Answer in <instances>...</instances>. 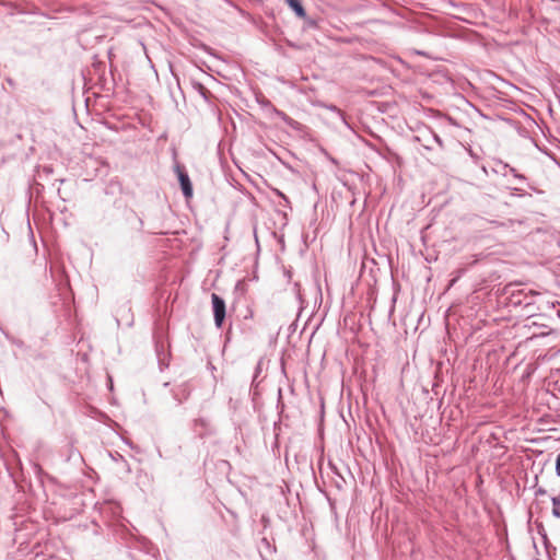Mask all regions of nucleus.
I'll list each match as a JSON object with an SVG mask.
<instances>
[{
    "label": "nucleus",
    "instance_id": "0eeeda50",
    "mask_svg": "<svg viewBox=\"0 0 560 560\" xmlns=\"http://www.w3.org/2000/svg\"><path fill=\"white\" fill-rule=\"evenodd\" d=\"M288 7L294 12L300 19H306V11L302 0H284Z\"/></svg>",
    "mask_w": 560,
    "mask_h": 560
},
{
    "label": "nucleus",
    "instance_id": "a211bd4d",
    "mask_svg": "<svg viewBox=\"0 0 560 560\" xmlns=\"http://www.w3.org/2000/svg\"><path fill=\"white\" fill-rule=\"evenodd\" d=\"M498 165H501L502 167V175L506 176L508 175V172H509V167H511V165H509L508 163H503L501 161L498 162Z\"/></svg>",
    "mask_w": 560,
    "mask_h": 560
},
{
    "label": "nucleus",
    "instance_id": "f3484780",
    "mask_svg": "<svg viewBox=\"0 0 560 560\" xmlns=\"http://www.w3.org/2000/svg\"><path fill=\"white\" fill-rule=\"evenodd\" d=\"M305 21V24L308 26V27H312V28H315L317 27V21L314 20V19H310L307 15H306V19H303Z\"/></svg>",
    "mask_w": 560,
    "mask_h": 560
},
{
    "label": "nucleus",
    "instance_id": "c756f323",
    "mask_svg": "<svg viewBox=\"0 0 560 560\" xmlns=\"http://www.w3.org/2000/svg\"><path fill=\"white\" fill-rule=\"evenodd\" d=\"M44 171H45L46 173L51 172L50 167H44Z\"/></svg>",
    "mask_w": 560,
    "mask_h": 560
},
{
    "label": "nucleus",
    "instance_id": "9b49d317",
    "mask_svg": "<svg viewBox=\"0 0 560 560\" xmlns=\"http://www.w3.org/2000/svg\"><path fill=\"white\" fill-rule=\"evenodd\" d=\"M551 502H552V515L557 518H560V499L557 498V497H552L551 498Z\"/></svg>",
    "mask_w": 560,
    "mask_h": 560
},
{
    "label": "nucleus",
    "instance_id": "2eb2a0df",
    "mask_svg": "<svg viewBox=\"0 0 560 560\" xmlns=\"http://www.w3.org/2000/svg\"><path fill=\"white\" fill-rule=\"evenodd\" d=\"M326 107H327L329 110L335 112V113H336V114H337V115L342 119V121H343L346 125H348V124H347V121H346L345 114L341 112V109H339L336 105H332V104H331V105H328V106H326Z\"/></svg>",
    "mask_w": 560,
    "mask_h": 560
},
{
    "label": "nucleus",
    "instance_id": "9d476101",
    "mask_svg": "<svg viewBox=\"0 0 560 560\" xmlns=\"http://www.w3.org/2000/svg\"><path fill=\"white\" fill-rule=\"evenodd\" d=\"M511 302L514 305H522V304H524L525 306H528V305L532 304V301H529L526 295L523 298V293L522 292L513 293L512 298H511Z\"/></svg>",
    "mask_w": 560,
    "mask_h": 560
},
{
    "label": "nucleus",
    "instance_id": "20e7f679",
    "mask_svg": "<svg viewBox=\"0 0 560 560\" xmlns=\"http://www.w3.org/2000/svg\"><path fill=\"white\" fill-rule=\"evenodd\" d=\"M175 172L177 174L178 183L184 197L186 199L191 198L194 194V188L187 171L183 166L177 164L175 166Z\"/></svg>",
    "mask_w": 560,
    "mask_h": 560
},
{
    "label": "nucleus",
    "instance_id": "dca6fc26",
    "mask_svg": "<svg viewBox=\"0 0 560 560\" xmlns=\"http://www.w3.org/2000/svg\"><path fill=\"white\" fill-rule=\"evenodd\" d=\"M261 364H262V359H260L258 362H257V365L255 368V373H254V376H253V383L256 381V378L258 377V375L261 373Z\"/></svg>",
    "mask_w": 560,
    "mask_h": 560
},
{
    "label": "nucleus",
    "instance_id": "f8f14e48",
    "mask_svg": "<svg viewBox=\"0 0 560 560\" xmlns=\"http://www.w3.org/2000/svg\"><path fill=\"white\" fill-rule=\"evenodd\" d=\"M508 174L513 175V177H514V178H516V179H518V180H521V182H526V180H527V178H526V176H525V175H523V174L518 173V172H517V170H516V168H514V167H512V166H511V167H509V172H508Z\"/></svg>",
    "mask_w": 560,
    "mask_h": 560
},
{
    "label": "nucleus",
    "instance_id": "1a4fd4ad",
    "mask_svg": "<svg viewBox=\"0 0 560 560\" xmlns=\"http://www.w3.org/2000/svg\"><path fill=\"white\" fill-rule=\"evenodd\" d=\"M192 88L207 103L211 102L213 95L202 83L194 81Z\"/></svg>",
    "mask_w": 560,
    "mask_h": 560
},
{
    "label": "nucleus",
    "instance_id": "b1692460",
    "mask_svg": "<svg viewBox=\"0 0 560 560\" xmlns=\"http://www.w3.org/2000/svg\"><path fill=\"white\" fill-rule=\"evenodd\" d=\"M13 345H15L16 347L19 348H23L24 347V342L20 339H11L10 340Z\"/></svg>",
    "mask_w": 560,
    "mask_h": 560
},
{
    "label": "nucleus",
    "instance_id": "cd10ccee",
    "mask_svg": "<svg viewBox=\"0 0 560 560\" xmlns=\"http://www.w3.org/2000/svg\"><path fill=\"white\" fill-rule=\"evenodd\" d=\"M490 223L497 225L495 228H499V225H503V223L498 221H491Z\"/></svg>",
    "mask_w": 560,
    "mask_h": 560
},
{
    "label": "nucleus",
    "instance_id": "6ab92c4d",
    "mask_svg": "<svg viewBox=\"0 0 560 560\" xmlns=\"http://www.w3.org/2000/svg\"><path fill=\"white\" fill-rule=\"evenodd\" d=\"M480 257H481V254L474 255L472 260L466 264L467 267L470 268V267L475 266L479 261Z\"/></svg>",
    "mask_w": 560,
    "mask_h": 560
},
{
    "label": "nucleus",
    "instance_id": "5701e85b",
    "mask_svg": "<svg viewBox=\"0 0 560 560\" xmlns=\"http://www.w3.org/2000/svg\"><path fill=\"white\" fill-rule=\"evenodd\" d=\"M432 137H433V140L439 144V147L443 148V140L441 139V137L436 133H432Z\"/></svg>",
    "mask_w": 560,
    "mask_h": 560
},
{
    "label": "nucleus",
    "instance_id": "423d86ee",
    "mask_svg": "<svg viewBox=\"0 0 560 560\" xmlns=\"http://www.w3.org/2000/svg\"><path fill=\"white\" fill-rule=\"evenodd\" d=\"M194 431L202 438L205 434L210 432V421L207 418H197L192 423Z\"/></svg>",
    "mask_w": 560,
    "mask_h": 560
},
{
    "label": "nucleus",
    "instance_id": "39448f33",
    "mask_svg": "<svg viewBox=\"0 0 560 560\" xmlns=\"http://www.w3.org/2000/svg\"><path fill=\"white\" fill-rule=\"evenodd\" d=\"M257 101L261 107L270 108L279 118H281L284 121L285 125H288L289 127H291L293 129H299L300 122H298L296 120H294L293 118L288 116L284 112L275 107L268 98L262 96L261 98H258Z\"/></svg>",
    "mask_w": 560,
    "mask_h": 560
},
{
    "label": "nucleus",
    "instance_id": "412c9836",
    "mask_svg": "<svg viewBox=\"0 0 560 560\" xmlns=\"http://www.w3.org/2000/svg\"><path fill=\"white\" fill-rule=\"evenodd\" d=\"M276 192H277L278 196H280L283 199L284 206H289L290 205L289 198L283 192H281L280 190H276Z\"/></svg>",
    "mask_w": 560,
    "mask_h": 560
},
{
    "label": "nucleus",
    "instance_id": "c85d7f7f",
    "mask_svg": "<svg viewBox=\"0 0 560 560\" xmlns=\"http://www.w3.org/2000/svg\"><path fill=\"white\" fill-rule=\"evenodd\" d=\"M278 396H279V397H278V402H280V401H281V398H282V392H281V389H279V392H278Z\"/></svg>",
    "mask_w": 560,
    "mask_h": 560
},
{
    "label": "nucleus",
    "instance_id": "6e6552de",
    "mask_svg": "<svg viewBox=\"0 0 560 560\" xmlns=\"http://www.w3.org/2000/svg\"><path fill=\"white\" fill-rule=\"evenodd\" d=\"M189 395L190 392L187 389L185 385L172 389L173 399L176 401L177 405H182L185 400H187Z\"/></svg>",
    "mask_w": 560,
    "mask_h": 560
},
{
    "label": "nucleus",
    "instance_id": "ddd939ff",
    "mask_svg": "<svg viewBox=\"0 0 560 560\" xmlns=\"http://www.w3.org/2000/svg\"><path fill=\"white\" fill-rule=\"evenodd\" d=\"M129 214L137 220V223H138L137 231L142 232L143 225H144L143 219L141 217H139L136 213V211H133V210H130Z\"/></svg>",
    "mask_w": 560,
    "mask_h": 560
},
{
    "label": "nucleus",
    "instance_id": "aec40b11",
    "mask_svg": "<svg viewBox=\"0 0 560 560\" xmlns=\"http://www.w3.org/2000/svg\"><path fill=\"white\" fill-rule=\"evenodd\" d=\"M511 190H512V192H511V194H512L513 196H520V197H522V196L526 195V194L523 191V189L517 188V187H514V188H512Z\"/></svg>",
    "mask_w": 560,
    "mask_h": 560
},
{
    "label": "nucleus",
    "instance_id": "7c9ffc66",
    "mask_svg": "<svg viewBox=\"0 0 560 560\" xmlns=\"http://www.w3.org/2000/svg\"><path fill=\"white\" fill-rule=\"evenodd\" d=\"M298 299H299V301H302V295H301L300 291H298Z\"/></svg>",
    "mask_w": 560,
    "mask_h": 560
},
{
    "label": "nucleus",
    "instance_id": "f257e3e1",
    "mask_svg": "<svg viewBox=\"0 0 560 560\" xmlns=\"http://www.w3.org/2000/svg\"><path fill=\"white\" fill-rule=\"evenodd\" d=\"M129 558L131 560H160L159 549L149 541H139L130 548Z\"/></svg>",
    "mask_w": 560,
    "mask_h": 560
},
{
    "label": "nucleus",
    "instance_id": "f03ea898",
    "mask_svg": "<svg viewBox=\"0 0 560 560\" xmlns=\"http://www.w3.org/2000/svg\"><path fill=\"white\" fill-rule=\"evenodd\" d=\"M211 306L213 313L214 325L221 329L226 317V304L222 296L217 293L211 294Z\"/></svg>",
    "mask_w": 560,
    "mask_h": 560
},
{
    "label": "nucleus",
    "instance_id": "7ed1b4c3",
    "mask_svg": "<svg viewBox=\"0 0 560 560\" xmlns=\"http://www.w3.org/2000/svg\"><path fill=\"white\" fill-rule=\"evenodd\" d=\"M154 348L160 370L163 371L168 368L170 364L171 353L168 342L162 337L154 338Z\"/></svg>",
    "mask_w": 560,
    "mask_h": 560
},
{
    "label": "nucleus",
    "instance_id": "2f4dec72",
    "mask_svg": "<svg viewBox=\"0 0 560 560\" xmlns=\"http://www.w3.org/2000/svg\"><path fill=\"white\" fill-rule=\"evenodd\" d=\"M456 278L452 280L451 285H453L456 282Z\"/></svg>",
    "mask_w": 560,
    "mask_h": 560
},
{
    "label": "nucleus",
    "instance_id": "bb28decb",
    "mask_svg": "<svg viewBox=\"0 0 560 560\" xmlns=\"http://www.w3.org/2000/svg\"><path fill=\"white\" fill-rule=\"evenodd\" d=\"M74 455H77L80 459H82V456H81L80 452L74 451V450L71 451V454H70L69 458H71Z\"/></svg>",
    "mask_w": 560,
    "mask_h": 560
},
{
    "label": "nucleus",
    "instance_id": "393cba45",
    "mask_svg": "<svg viewBox=\"0 0 560 560\" xmlns=\"http://www.w3.org/2000/svg\"><path fill=\"white\" fill-rule=\"evenodd\" d=\"M537 532L540 536H542V534H547L546 530H545V527L542 525V523H538L537 524Z\"/></svg>",
    "mask_w": 560,
    "mask_h": 560
},
{
    "label": "nucleus",
    "instance_id": "4be33fe9",
    "mask_svg": "<svg viewBox=\"0 0 560 560\" xmlns=\"http://www.w3.org/2000/svg\"><path fill=\"white\" fill-rule=\"evenodd\" d=\"M556 475L560 477V453L557 455L556 458Z\"/></svg>",
    "mask_w": 560,
    "mask_h": 560
},
{
    "label": "nucleus",
    "instance_id": "4468645a",
    "mask_svg": "<svg viewBox=\"0 0 560 560\" xmlns=\"http://www.w3.org/2000/svg\"><path fill=\"white\" fill-rule=\"evenodd\" d=\"M541 539H542V542L545 545L546 551H547V553L549 556H550L551 549L553 551H556V547L551 546V544H550V541L548 539V535L547 534H542Z\"/></svg>",
    "mask_w": 560,
    "mask_h": 560
},
{
    "label": "nucleus",
    "instance_id": "a878e982",
    "mask_svg": "<svg viewBox=\"0 0 560 560\" xmlns=\"http://www.w3.org/2000/svg\"><path fill=\"white\" fill-rule=\"evenodd\" d=\"M547 491L544 488H538L535 492V494L538 495H545Z\"/></svg>",
    "mask_w": 560,
    "mask_h": 560
}]
</instances>
